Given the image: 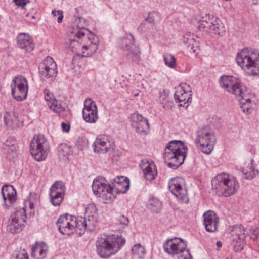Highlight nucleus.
<instances>
[{"label":"nucleus","instance_id":"nucleus-1","mask_svg":"<svg viewBox=\"0 0 259 259\" xmlns=\"http://www.w3.org/2000/svg\"><path fill=\"white\" fill-rule=\"evenodd\" d=\"M69 47L78 56L88 57L94 54L98 49V39L83 27L77 26L71 31L69 38Z\"/></svg>","mask_w":259,"mask_h":259},{"label":"nucleus","instance_id":"nucleus-2","mask_svg":"<svg viewBox=\"0 0 259 259\" xmlns=\"http://www.w3.org/2000/svg\"><path fill=\"white\" fill-rule=\"evenodd\" d=\"M219 83L222 88L238 97L243 112L250 113L253 106L251 100V95H249L246 87L232 76H221Z\"/></svg>","mask_w":259,"mask_h":259},{"label":"nucleus","instance_id":"nucleus-3","mask_svg":"<svg viewBox=\"0 0 259 259\" xmlns=\"http://www.w3.org/2000/svg\"><path fill=\"white\" fill-rule=\"evenodd\" d=\"M188 148L181 140H172L166 145L163 158L167 166L176 169L181 166L187 156Z\"/></svg>","mask_w":259,"mask_h":259},{"label":"nucleus","instance_id":"nucleus-4","mask_svg":"<svg viewBox=\"0 0 259 259\" xmlns=\"http://www.w3.org/2000/svg\"><path fill=\"white\" fill-rule=\"evenodd\" d=\"M125 243V239L115 235L98 237L96 242L97 254L102 258L115 254Z\"/></svg>","mask_w":259,"mask_h":259},{"label":"nucleus","instance_id":"nucleus-5","mask_svg":"<svg viewBox=\"0 0 259 259\" xmlns=\"http://www.w3.org/2000/svg\"><path fill=\"white\" fill-rule=\"evenodd\" d=\"M211 183L213 192L218 196L225 197L235 194L239 187L236 179L226 173L218 174L212 179Z\"/></svg>","mask_w":259,"mask_h":259},{"label":"nucleus","instance_id":"nucleus-6","mask_svg":"<svg viewBox=\"0 0 259 259\" xmlns=\"http://www.w3.org/2000/svg\"><path fill=\"white\" fill-rule=\"evenodd\" d=\"M236 61L246 74L249 75L259 74V54L252 49H242L238 53Z\"/></svg>","mask_w":259,"mask_h":259},{"label":"nucleus","instance_id":"nucleus-7","mask_svg":"<svg viewBox=\"0 0 259 259\" xmlns=\"http://www.w3.org/2000/svg\"><path fill=\"white\" fill-rule=\"evenodd\" d=\"M118 46L125 53L127 60L135 64H138L141 60V51L138 45H135V39L131 33L119 38L118 40Z\"/></svg>","mask_w":259,"mask_h":259},{"label":"nucleus","instance_id":"nucleus-8","mask_svg":"<svg viewBox=\"0 0 259 259\" xmlns=\"http://www.w3.org/2000/svg\"><path fill=\"white\" fill-rule=\"evenodd\" d=\"M195 143L204 153L209 154L213 149L216 139L214 133L208 127H202L197 131Z\"/></svg>","mask_w":259,"mask_h":259},{"label":"nucleus","instance_id":"nucleus-9","mask_svg":"<svg viewBox=\"0 0 259 259\" xmlns=\"http://www.w3.org/2000/svg\"><path fill=\"white\" fill-rule=\"evenodd\" d=\"M49 145L47 139L42 135H35L30 144L32 156L37 161H42L47 157Z\"/></svg>","mask_w":259,"mask_h":259},{"label":"nucleus","instance_id":"nucleus-10","mask_svg":"<svg viewBox=\"0 0 259 259\" xmlns=\"http://www.w3.org/2000/svg\"><path fill=\"white\" fill-rule=\"evenodd\" d=\"M92 189L94 194L102 197L106 203L111 202L115 198V195L111 192L110 184L103 178L95 179Z\"/></svg>","mask_w":259,"mask_h":259},{"label":"nucleus","instance_id":"nucleus-11","mask_svg":"<svg viewBox=\"0 0 259 259\" xmlns=\"http://www.w3.org/2000/svg\"><path fill=\"white\" fill-rule=\"evenodd\" d=\"M12 95L14 99L22 101L27 97L28 92V82L22 76L14 77L11 84Z\"/></svg>","mask_w":259,"mask_h":259},{"label":"nucleus","instance_id":"nucleus-12","mask_svg":"<svg viewBox=\"0 0 259 259\" xmlns=\"http://www.w3.org/2000/svg\"><path fill=\"white\" fill-rule=\"evenodd\" d=\"M184 180L180 178L171 179L168 183L169 191L177 197L180 203H187L189 198L187 191L183 186Z\"/></svg>","mask_w":259,"mask_h":259},{"label":"nucleus","instance_id":"nucleus-13","mask_svg":"<svg viewBox=\"0 0 259 259\" xmlns=\"http://www.w3.org/2000/svg\"><path fill=\"white\" fill-rule=\"evenodd\" d=\"M26 215L24 208H21L12 214L7 226V230L12 233H17L22 230L26 222Z\"/></svg>","mask_w":259,"mask_h":259},{"label":"nucleus","instance_id":"nucleus-14","mask_svg":"<svg viewBox=\"0 0 259 259\" xmlns=\"http://www.w3.org/2000/svg\"><path fill=\"white\" fill-rule=\"evenodd\" d=\"M76 218L68 214L61 215L57 222L60 232L63 234L70 235L74 232Z\"/></svg>","mask_w":259,"mask_h":259},{"label":"nucleus","instance_id":"nucleus-15","mask_svg":"<svg viewBox=\"0 0 259 259\" xmlns=\"http://www.w3.org/2000/svg\"><path fill=\"white\" fill-rule=\"evenodd\" d=\"M82 116L83 119L90 123H95L98 119L97 105L91 98H88L84 101Z\"/></svg>","mask_w":259,"mask_h":259},{"label":"nucleus","instance_id":"nucleus-16","mask_svg":"<svg viewBox=\"0 0 259 259\" xmlns=\"http://www.w3.org/2000/svg\"><path fill=\"white\" fill-rule=\"evenodd\" d=\"M186 247L185 242L179 238L168 239L163 244L164 251L172 255L182 254Z\"/></svg>","mask_w":259,"mask_h":259},{"label":"nucleus","instance_id":"nucleus-17","mask_svg":"<svg viewBox=\"0 0 259 259\" xmlns=\"http://www.w3.org/2000/svg\"><path fill=\"white\" fill-rule=\"evenodd\" d=\"M39 73L41 77L44 78H54L57 73L55 62L51 57H47L39 66Z\"/></svg>","mask_w":259,"mask_h":259},{"label":"nucleus","instance_id":"nucleus-18","mask_svg":"<svg viewBox=\"0 0 259 259\" xmlns=\"http://www.w3.org/2000/svg\"><path fill=\"white\" fill-rule=\"evenodd\" d=\"M113 140L111 136L108 135H99L94 143V150L99 153H107L113 146Z\"/></svg>","mask_w":259,"mask_h":259},{"label":"nucleus","instance_id":"nucleus-19","mask_svg":"<svg viewBox=\"0 0 259 259\" xmlns=\"http://www.w3.org/2000/svg\"><path fill=\"white\" fill-rule=\"evenodd\" d=\"M132 126L135 128L137 133L140 135H146L149 130L148 120L138 113H134L131 116Z\"/></svg>","mask_w":259,"mask_h":259},{"label":"nucleus","instance_id":"nucleus-20","mask_svg":"<svg viewBox=\"0 0 259 259\" xmlns=\"http://www.w3.org/2000/svg\"><path fill=\"white\" fill-rule=\"evenodd\" d=\"M203 217L206 231L209 232H215L217 230L219 224V217L213 211L211 210L205 212Z\"/></svg>","mask_w":259,"mask_h":259},{"label":"nucleus","instance_id":"nucleus-21","mask_svg":"<svg viewBox=\"0 0 259 259\" xmlns=\"http://www.w3.org/2000/svg\"><path fill=\"white\" fill-rule=\"evenodd\" d=\"M189 88L187 84H181L176 88L174 96L176 102L186 104L191 101V94Z\"/></svg>","mask_w":259,"mask_h":259},{"label":"nucleus","instance_id":"nucleus-22","mask_svg":"<svg viewBox=\"0 0 259 259\" xmlns=\"http://www.w3.org/2000/svg\"><path fill=\"white\" fill-rule=\"evenodd\" d=\"M2 194L7 207L15 203L17 200L16 190L12 185H5L2 188Z\"/></svg>","mask_w":259,"mask_h":259},{"label":"nucleus","instance_id":"nucleus-23","mask_svg":"<svg viewBox=\"0 0 259 259\" xmlns=\"http://www.w3.org/2000/svg\"><path fill=\"white\" fill-rule=\"evenodd\" d=\"M44 93L48 106L53 111L57 113H60L64 111V108L59 101L54 98V96L51 92L48 89H45Z\"/></svg>","mask_w":259,"mask_h":259},{"label":"nucleus","instance_id":"nucleus-24","mask_svg":"<svg viewBox=\"0 0 259 259\" xmlns=\"http://www.w3.org/2000/svg\"><path fill=\"white\" fill-rule=\"evenodd\" d=\"M4 119L5 125L11 129H16L23 125V122L18 119L17 114L14 112H6Z\"/></svg>","mask_w":259,"mask_h":259},{"label":"nucleus","instance_id":"nucleus-25","mask_svg":"<svg viewBox=\"0 0 259 259\" xmlns=\"http://www.w3.org/2000/svg\"><path fill=\"white\" fill-rule=\"evenodd\" d=\"M213 18L210 17L209 14H206L205 16H198L192 19L193 22L196 25L199 29H202L204 31H209L213 24Z\"/></svg>","mask_w":259,"mask_h":259},{"label":"nucleus","instance_id":"nucleus-26","mask_svg":"<svg viewBox=\"0 0 259 259\" xmlns=\"http://www.w3.org/2000/svg\"><path fill=\"white\" fill-rule=\"evenodd\" d=\"M17 44L20 48L30 52L34 48L32 37L27 33H21L17 37Z\"/></svg>","mask_w":259,"mask_h":259},{"label":"nucleus","instance_id":"nucleus-27","mask_svg":"<svg viewBox=\"0 0 259 259\" xmlns=\"http://www.w3.org/2000/svg\"><path fill=\"white\" fill-rule=\"evenodd\" d=\"M145 179L148 181L153 180L157 175L156 166L152 161L143 162L141 165Z\"/></svg>","mask_w":259,"mask_h":259},{"label":"nucleus","instance_id":"nucleus-28","mask_svg":"<svg viewBox=\"0 0 259 259\" xmlns=\"http://www.w3.org/2000/svg\"><path fill=\"white\" fill-rule=\"evenodd\" d=\"M198 38L193 35L186 34L184 36L183 42L190 53H197L199 50Z\"/></svg>","mask_w":259,"mask_h":259},{"label":"nucleus","instance_id":"nucleus-29","mask_svg":"<svg viewBox=\"0 0 259 259\" xmlns=\"http://www.w3.org/2000/svg\"><path fill=\"white\" fill-rule=\"evenodd\" d=\"M231 234L233 237V241H236V243L239 244V246H241V242H243L246 237L244 227L241 225L234 226L231 231Z\"/></svg>","mask_w":259,"mask_h":259},{"label":"nucleus","instance_id":"nucleus-30","mask_svg":"<svg viewBox=\"0 0 259 259\" xmlns=\"http://www.w3.org/2000/svg\"><path fill=\"white\" fill-rule=\"evenodd\" d=\"M213 24L211 25L210 31L215 34L223 36L226 33V28L221 20L217 17L213 18Z\"/></svg>","mask_w":259,"mask_h":259},{"label":"nucleus","instance_id":"nucleus-31","mask_svg":"<svg viewBox=\"0 0 259 259\" xmlns=\"http://www.w3.org/2000/svg\"><path fill=\"white\" fill-rule=\"evenodd\" d=\"M46 247L36 244L32 247L31 255L36 259H44L47 256Z\"/></svg>","mask_w":259,"mask_h":259},{"label":"nucleus","instance_id":"nucleus-32","mask_svg":"<svg viewBox=\"0 0 259 259\" xmlns=\"http://www.w3.org/2000/svg\"><path fill=\"white\" fill-rule=\"evenodd\" d=\"M241 172L247 179H252L258 174V170L253 167L252 161L249 162L245 167H242Z\"/></svg>","mask_w":259,"mask_h":259},{"label":"nucleus","instance_id":"nucleus-33","mask_svg":"<svg viewBox=\"0 0 259 259\" xmlns=\"http://www.w3.org/2000/svg\"><path fill=\"white\" fill-rule=\"evenodd\" d=\"M147 206L151 211L158 213L161 209L162 202L158 199L152 197L149 199Z\"/></svg>","mask_w":259,"mask_h":259},{"label":"nucleus","instance_id":"nucleus-34","mask_svg":"<svg viewBox=\"0 0 259 259\" xmlns=\"http://www.w3.org/2000/svg\"><path fill=\"white\" fill-rule=\"evenodd\" d=\"M97 217L96 215L94 214V215L85 216V217L83 218L85 225H86L87 227V231H93L95 229Z\"/></svg>","mask_w":259,"mask_h":259},{"label":"nucleus","instance_id":"nucleus-35","mask_svg":"<svg viewBox=\"0 0 259 259\" xmlns=\"http://www.w3.org/2000/svg\"><path fill=\"white\" fill-rule=\"evenodd\" d=\"M111 192L115 194V193H125L130 188V182H123V184L122 185H111Z\"/></svg>","mask_w":259,"mask_h":259},{"label":"nucleus","instance_id":"nucleus-36","mask_svg":"<svg viewBox=\"0 0 259 259\" xmlns=\"http://www.w3.org/2000/svg\"><path fill=\"white\" fill-rule=\"evenodd\" d=\"M50 201L54 206H59L63 200L64 195L55 191L50 192Z\"/></svg>","mask_w":259,"mask_h":259},{"label":"nucleus","instance_id":"nucleus-37","mask_svg":"<svg viewBox=\"0 0 259 259\" xmlns=\"http://www.w3.org/2000/svg\"><path fill=\"white\" fill-rule=\"evenodd\" d=\"M160 103L165 109L171 108L173 105V102L171 98L167 94L163 93L160 96Z\"/></svg>","mask_w":259,"mask_h":259},{"label":"nucleus","instance_id":"nucleus-38","mask_svg":"<svg viewBox=\"0 0 259 259\" xmlns=\"http://www.w3.org/2000/svg\"><path fill=\"white\" fill-rule=\"evenodd\" d=\"M163 59L165 64L170 68H175L177 66L176 59L174 56L171 54L165 53L163 55Z\"/></svg>","mask_w":259,"mask_h":259},{"label":"nucleus","instance_id":"nucleus-39","mask_svg":"<svg viewBox=\"0 0 259 259\" xmlns=\"http://www.w3.org/2000/svg\"><path fill=\"white\" fill-rule=\"evenodd\" d=\"M75 224L76 226H74V232L81 235L84 234L86 230L87 231V227L85 225L83 218H80L79 219L76 218Z\"/></svg>","mask_w":259,"mask_h":259},{"label":"nucleus","instance_id":"nucleus-40","mask_svg":"<svg viewBox=\"0 0 259 259\" xmlns=\"http://www.w3.org/2000/svg\"><path fill=\"white\" fill-rule=\"evenodd\" d=\"M132 252L139 258H142L145 254L146 250L145 247L141 244H136L132 248Z\"/></svg>","mask_w":259,"mask_h":259},{"label":"nucleus","instance_id":"nucleus-41","mask_svg":"<svg viewBox=\"0 0 259 259\" xmlns=\"http://www.w3.org/2000/svg\"><path fill=\"white\" fill-rule=\"evenodd\" d=\"M53 191H55V192H59V194L64 195L65 191V186L62 182L56 181L52 185L50 189V192Z\"/></svg>","mask_w":259,"mask_h":259},{"label":"nucleus","instance_id":"nucleus-42","mask_svg":"<svg viewBox=\"0 0 259 259\" xmlns=\"http://www.w3.org/2000/svg\"><path fill=\"white\" fill-rule=\"evenodd\" d=\"M16 141L12 137L9 138L4 143L5 149L8 151H14L16 150V146H15Z\"/></svg>","mask_w":259,"mask_h":259},{"label":"nucleus","instance_id":"nucleus-43","mask_svg":"<svg viewBox=\"0 0 259 259\" xmlns=\"http://www.w3.org/2000/svg\"><path fill=\"white\" fill-rule=\"evenodd\" d=\"M58 151L60 158H64L68 155L69 152V147L66 144H61L58 147Z\"/></svg>","mask_w":259,"mask_h":259},{"label":"nucleus","instance_id":"nucleus-44","mask_svg":"<svg viewBox=\"0 0 259 259\" xmlns=\"http://www.w3.org/2000/svg\"><path fill=\"white\" fill-rule=\"evenodd\" d=\"M123 182H130V180L124 176H117L111 181L110 184V185H116L117 184L122 185L123 184Z\"/></svg>","mask_w":259,"mask_h":259},{"label":"nucleus","instance_id":"nucleus-45","mask_svg":"<svg viewBox=\"0 0 259 259\" xmlns=\"http://www.w3.org/2000/svg\"><path fill=\"white\" fill-rule=\"evenodd\" d=\"M97 209L94 204H89L85 208V215H94L97 216Z\"/></svg>","mask_w":259,"mask_h":259},{"label":"nucleus","instance_id":"nucleus-46","mask_svg":"<svg viewBox=\"0 0 259 259\" xmlns=\"http://www.w3.org/2000/svg\"><path fill=\"white\" fill-rule=\"evenodd\" d=\"M129 223L128 219L124 215H120L117 220L116 224L119 225L121 228L126 227Z\"/></svg>","mask_w":259,"mask_h":259},{"label":"nucleus","instance_id":"nucleus-47","mask_svg":"<svg viewBox=\"0 0 259 259\" xmlns=\"http://www.w3.org/2000/svg\"><path fill=\"white\" fill-rule=\"evenodd\" d=\"M14 259H29V256L27 251L24 249L16 252Z\"/></svg>","mask_w":259,"mask_h":259},{"label":"nucleus","instance_id":"nucleus-48","mask_svg":"<svg viewBox=\"0 0 259 259\" xmlns=\"http://www.w3.org/2000/svg\"><path fill=\"white\" fill-rule=\"evenodd\" d=\"M157 15L156 13H150L148 17L146 18V21L149 23H153L155 21V16Z\"/></svg>","mask_w":259,"mask_h":259},{"label":"nucleus","instance_id":"nucleus-49","mask_svg":"<svg viewBox=\"0 0 259 259\" xmlns=\"http://www.w3.org/2000/svg\"><path fill=\"white\" fill-rule=\"evenodd\" d=\"M258 235H259V231L258 230V229L257 228L254 229V230H252V233L251 235V238L252 239L255 240V239H257V238L258 236Z\"/></svg>","mask_w":259,"mask_h":259},{"label":"nucleus","instance_id":"nucleus-50","mask_svg":"<svg viewBox=\"0 0 259 259\" xmlns=\"http://www.w3.org/2000/svg\"><path fill=\"white\" fill-rule=\"evenodd\" d=\"M61 127L64 132H68L70 130V125L65 122H62L61 124Z\"/></svg>","mask_w":259,"mask_h":259},{"label":"nucleus","instance_id":"nucleus-51","mask_svg":"<svg viewBox=\"0 0 259 259\" xmlns=\"http://www.w3.org/2000/svg\"><path fill=\"white\" fill-rule=\"evenodd\" d=\"M16 5L23 7L26 5V0H14Z\"/></svg>","mask_w":259,"mask_h":259},{"label":"nucleus","instance_id":"nucleus-52","mask_svg":"<svg viewBox=\"0 0 259 259\" xmlns=\"http://www.w3.org/2000/svg\"><path fill=\"white\" fill-rule=\"evenodd\" d=\"M60 13L58 15H59V17L57 19V21L58 23H60L62 22V20H63V12L62 11H59Z\"/></svg>","mask_w":259,"mask_h":259},{"label":"nucleus","instance_id":"nucleus-53","mask_svg":"<svg viewBox=\"0 0 259 259\" xmlns=\"http://www.w3.org/2000/svg\"><path fill=\"white\" fill-rule=\"evenodd\" d=\"M79 143H80V141H78L77 142V144H79ZM77 147H78V148H80L82 150V149H84V148H86L87 147V144L86 142H83V146H82V147H79L78 145H77Z\"/></svg>","mask_w":259,"mask_h":259},{"label":"nucleus","instance_id":"nucleus-54","mask_svg":"<svg viewBox=\"0 0 259 259\" xmlns=\"http://www.w3.org/2000/svg\"><path fill=\"white\" fill-rule=\"evenodd\" d=\"M61 10H58V11H56L55 10H52V14L54 16H56L57 15H58L60 13L59 11H60Z\"/></svg>","mask_w":259,"mask_h":259},{"label":"nucleus","instance_id":"nucleus-55","mask_svg":"<svg viewBox=\"0 0 259 259\" xmlns=\"http://www.w3.org/2000/svg\"><path fill=\"white\" fill-rule=\"evenodd\" d=\"M216 245L218 247V248H220L222 246V242L220 241H217L216 243Z\"/></svg>","mask_w":259,"mask_h":259},{"label":"nucleus","instance_id":"nucleus-56","mask_svg":"<svg viewBox=\"0 0 259 259\" xmlns=\"http://www.w3.org/2000/svg\"><path fill=\"white\" fill-rule=\"evenodd\" d=\"M255 5H259V0H252Z\"/></svg>","mask_w":259,"mask_h":259},{"label":"nucleus","instance_id":"nucleus-57","mask_svg":"<svg viewBox=\"0 0 259 259\" xmlns=\"http://www.w3.org/2000/svg\"><path fill=\"white\" fill-rule=\"evenodd\" d=\"M186 252L187 253V254H189V255L190 256V258H192V256H191V254L190 253V251H189V250L188 249L186 250Z\"/></svg>","mask_w":259,"mask_h":259},{"label":"nucleus","instance_id":"nucleus-58","mask_svg":"<svg viewBox=\"0 0 259 259\" xmlns=\"http://www.w3.org/2000/svg\"><path fill=\"white\" fill-rule=\"evenodd\" d=\"M30 207L31 208H33V204H30Z\"/></svg>","mask_w":259,"mask_h":259},{"label":"nucleus","instance_id":"nucleus-59","mask_svg":"<svg viewBox=\"0 0 259 259\" xmlns=\"http://www.w3.org/2000/svg\"><path fill=\"white\" fill-rule=\"evenodd\" d=\"M184 259H186V256H184Z\"/></svg>","mask_w":259,"mask_h":259}]
</instances>
